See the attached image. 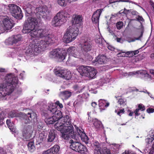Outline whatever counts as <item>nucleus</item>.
Wrapping results in <instances>:
<instances>
[{
	"mask_svg": "<svg viewBox=\"0 0 154 154\" xmlns=\"http://www.w3.org/2000/svg\"><path fill=\"white\" fill-rule=\"evenodd\" d=\"M27 16L35 14L37 17L33 18L29 17L25 21L22 30L23 33H30L32 38H35L32 43L29 44L26 51L27 56L35 55L44 51L49 45L54 43L55 38L53 34H49L46 29H36V27L39 20L41 18L45 20H49L50 18V11L46 6L38 7L35 9V12H32L31 9H26Z\"/></svg>",
	"mask_w": 154,
	"mask_h": 154,
	"instance_id": "f257e3e1",
	"label": "nucleus"
},
{
	"mask_svg": "<svg viewBox=\"0 0 154 154\" xmlns=\"http://www.w3.org/2000/svg\"><path fill=\"white\" fill-rule=\"evenodd\" d=\"M82 20L81 15H75L72 19V26H69L65 33L63 38L65 43H69L75 40L79 33L78 27L81 25Z\"/></svg>",
	"mask_w": 154,
	"mask_h": 154,
	"instance_id": "f03ea898",
	"label": "nucleus"
},
{
	"mask_svg": "<svg viewBox=\"0 0 154 154\" xmlns=\"http://www.w3.org/2000/svg\"><path fill=\"white\" fill-rule=\"evenodd\" d=\"M64 120L63 122L59 121L54 125V127L61 133V137L66 140H69L75 137L74 128L71 124V119L69 116L63 119Z\"/></svg>",
	"mask_w": 154,
	"mask_h": 154,
	"instance_id": "7ed1b4c3",
	"label": "nucleus"
},
{
	"mask_svg": "<svg viewBox=\"0 0 154 154\" xmlns=\"http://www.w3.org/2000/svg\"><path fill=\"white\" fill-rule=\"evenodd\" d=\"M47 110L43 111V113L44 116L46 117L48 115H51L54 114L53 116L54 118L56 121H57V123L59 122V121L63 122L64 120L63 118H65L66 115L64 117H63L62 113L61 111L57 110V108L56 106L53 104L51 103L49 104L47 108Z\"/></svg>",
	"mask_w": 154,
	"mask_h": 154,
	"instance_id": "20e7f679",
	"label": "nucleus"
},
{
	"mask_svg": "<svg viewBox=\"0 0 154 154\" xmlns=\"http://www.w3.org/2000/svg\"><path fill=\"white\" fill-rule=\"evenodd\" d=\"M68 15V13L64 11H60L54 18L52 22V24L54 26H60L66 21Z\"/></svg>",
	"mask_w": 154,
	"mask_h": 154,
	"instance_id": "39448f33",
	"label": "nucleus"
},
{
	"mask_svg": "<svg viewBox=\"0 0 154 154\" xmlns=\"http://www.w3.org/2000/svg\"><path fill=\"white\" fill-rule=\"evenodd\" d=\"M8 7L11 15L16 19H21L23 17L22 11L20 8L14 4H9Z\"/></svg>",
	"mask_w": 154,
	"mask_h": 154,
	"instance_id": "423d86ee",
	"label": "nucleus"
},
{
	"mask_svg": "<svg viewBox=\"0 0 154 154\" xmlns=\"http://www.w3.org/2000/svg\"><path fill=\"white\" fill-rule=\"evenodd\" d=\"M6 85L11 87L19 86V82L17 77L12 73L8 74L5 77Z\"/></svg>",
	"mask_w": 154,
	"mask_h": 154,
	"instance_id": "0eeeda50",
	"label": "nucleus"
},
{
	"mask_svg": "<svg viewBox=\"0 0 154 154\" xmlns=\"http://www.w3.org/2000/svg\"><path fill=\"white\" fill-rule=\"evenodd\" d=\"M23 121L26 124L30 123L32 121H35L37 118V114L35 112L32 111L27 114L23 113L22 115Z\"/></svg>",
	"mask_w": 154,
	"mask_h": 154,
	"instance_id": "6e6552de",
	"label": "nucleus"
},
{
	"mask_svg": "<svg viewBox=\"0 0 154 154\" xmlns=\"http://www.w3.org/2000/svg\"><path fill=\"white\" fill-rule=\"evenodd\" d=\"M32 127L31 126H25L22 131V139L24 141L29 140L32 139Z\"/></svg>",
	"mask_w": 154,
	"mask_h": 154,
	"instance_id": "1a4fd4ad",
	"label": "nucleus"
},
{
	"mask_svg": "<svg viewBox=\"0 0 154 154\" xmlns=\"http://www.w3.org/2000/svg\"><path fill=\"white\" fill-rule=\"evenodd\" d=\"M2 21V26L5 30H10L14 26V21L8 17H4Z\"/></svg>",
	"mask_w": 154,
	"mask_h": 154,
	"instance_id": "9d476101",
	"label": "nucleus"
},
{
	"mask_svg": "<svg viewBox=\"0 0 154 154\" xmlns=\"http://www.w3.org/2000/svg\"><path fill=\"white\" fill-rule=\"evenodd\" d=\"M14 90V87H0V99L10 95Z\"/></svg>",
	"mask_w": 154,
	"mask_h": 154,
	"instance_id": "9b49d317",
	"label": "nucleus"
},
{
	"mask_svg": "<svg viewBox=\"0 0 154 154\" xmlns=\"http://www.w3.org/2000/svg\"><path fill=\"white\" fill-rule=\"evenodd\" d=\"M71 146H72V148L71 149H72L76 152H80L81 153H84L85 152V149H86L85 146L78 142L73 143Z\"/></svg>",
	"mask_w": 154,
	"mask_h": 154,
	"instance_id": "f8f14e48",
	"label": "nucleus"
},
{
	"mask_svg": "<svg viewBox=\"0 0 154 154\" xmlns=\"http://www.w3.org/2000/svg\"><path fill=\"white\" fill-rule=\"evenodd\" d=\"M60 147L55 145L50 149L43 152L42 154H59L60 153Z\"/></svg>",
	"mask_w": 154,
	"mask_h": 154,
	"instance_id": "ddd939ff",
	"label": "nucleus"
},
{
	"mask_svg": "<svg viewBox=\"0 0 154 154\" xmlns=\"http://www.w3.org/2000/svg\"><path fill=\"white\" fill-rule=\"evenodd\" d=\"M103 10V8L97 9L94 13L92 15V21L94 23L97 24V26H98L99 24L100 17Z\"/></svg>",
	"mask_w": 154,
	"mask_h": 154,
	"instance_id": "4468645a",
	"label": "nucleus"
},
{
	"mask_svg": "<svg viewBox=\"0 0 154 154\" xmlns=\"http://www.w3.org/2000/svg\"><path fill=\"white\" fill-rule=\"evenodd\" d=\"M107 61L106 57L103 55H99L96 58L95 60L92 62V64L94 65H98V64H104Z\"/></svg>",
	"mask_w": 154,
	"mask_h": 154,
	"instance_id": "2eb2a0df",
	"label": "nucleus"
},
{
	"mask_svg": "<svg viewBox=\"0 0 154 154\" xmlns=\"http://www.w3.org/2000/svg\"><path fill=\"white\" fill-rule=\"evenodd\" d=\"M75 128L78 133V135L81 138L82 141L87 144V135L84 132L83 130L81 128L77 127H75Z\"/></svg>",
	"mask_w": 154,
	"mask_h": 154,
	"instance_id": "dca6fc26",
	"label": "nucleus"
},
{
	"mask_svg": "<svg viewBox=\"0 0 154 154\" xmlns=\"http://www.w3.org/2000/svg\"><path fill=\"white\" fill-rule=\"evenodd\" d=\"M97 73L96 70L94 68L89 66H87V77H88L89 79L95 78Z\"/></svg>",
	"mask_w": 154,
	"mask_h": 154,
	"instance_id": "f3484780",
	"label": "nucleus"
},
{
	"mask_svg": "<svg viewBox=\"0 0 154 154\" xmlns=\"http://www.w3.org/2000/svg\"><path fill=\"white\" fill-rule=\"evenodd\" d=\"M57 136L56 131L54 130H51L48 134L47 141L48 142H52L57 138Z\"/></svg>",
	"mask_w": 154,
	"mask_h": 154,
	"instance_id": "a211bd4d",
	"label": "nucleus"
},
{
	"mask_svg": "<svg viewBox=\"0 0 154 154\" xmlns=\"http://www.w3.org/2000/svg\"><path fill=\"white\" fill-rule=\"evenodd\" d=\"M72 95V92L68 91H64L60 92L59 96L63 100H66L69 98Z\"/></svg>",
	"mask_w": 154,
	"mask_h": 154,
	"instance_id": "6ab92c4d",
	"label": "nucleus"
},
{
	"mask_svg": "<svg viewBox=\"0 0 154 154\" xmlns=\"http://www.w3.org/2000/svg\"><path fill=\"white\" fill-rule=\"evenodd\" d=\"M55 73L56 75L63 78H64V75L67 72V70L65 69H59V68H57L55 69Z\"/></svg>",
	"mask_w": 154,
	"mask_h": 154,
	"instance_id": "aec40b11",
	"label": "nucleus"
},
{
	"mask_svg": "<svg viewBox=\"0 0 154 154\" xmlns=\"http://www.w3.org/2000/svg\"><path fill=\"white\" fill-rule=\"evenodd\" d=\"M63 49L60 48L54 49L49 53V57L50 58H56L60 52L62 51Z\"/></svg>",
	"mask_w": 154,
	"mask_h": 154,
	"instance_id": "412c9836",
	"label": "nucleus"
},
{
	"mask_svg": "<svg viewBox=\"0 0 154 154\" xmlns=\"http://www.w3.org/2000/svg\"><path fill=\"white\" fill-rule=\"evenodd\" d=\"M80 45L82 52L84 55H86L87 54V41L85 40L82 39Z\"/></svg>",
	"mask_w": 154,
	"mask_h": 154,
	"instance_id": "4be33fe9",
	"label": "nucleus"
},
{
	"mask_svg": "<svg viewBox=\"0 0 154 154\" xmlns=\"http://www.w3.org/2000/svg\"><path fill=\"white\" fill-rule=\"evenodd\" d=\"M99 102L98 105L100 109L102 110H105L109 105V103L106 102L105 100H100L99 101Z\"/></svg>",
	"mask_w": 154,
	"mask_h": 154,
	"instance_id": "5701e85b",
	"label": "nucleus"
},
{
	"mask_svg": "<svg viewBox=\"0 0 154 154\" xmlns=\"http://www.w3.org/2000/svg\"><path fill=\"white\" fill-rule=\"evenodd\" d=\"M95 41L96 43L98 44L99 46H101L105 42V41L100 34L96 35Z\"/></svg>",
	"mask_w": 154,
	"mask_h": 154,
	"instance_id": "b1692460",
	"label": "nucleus"
},
{
	"mask_svg": "<svg viewBox=\"0 0 154 154\" xmlns=\"http://www.w3.org/2000/svg\"><path fill=\"white\" fill-rule=\"evenodd\" d=\"M140 73V74H144L145 76H148L150 78L151 77L147 73V72L146 70H142L140 71H138L137 72H129L128 73H125L124 75L125 76H126L127 75H136L137 74Z\"/></svg>",
	"mask_w": 154,
	"mask_h": 154,
	"instance_id": "393cba45",
	"label": "nucleus"
},
{
	"mask_svg": "<svg viewBox=\"0 0 154 154\" xmlns=\"http://www.w3.org/2000/svg\"><path fill=\"white\" fill-rule=\"evenodd\" d=\"M46 136L44 133H41L39 134L38 139L37 140V144H40L45 139Z\"/></svg>",
	"mask_w": 154,
	"mask_h": 154,
	"instance_id": "a878e982",
	"label": "nucleus"
},
{
	"mask_svg": "<svg viewBox=\"0 0 154 154\" xmlns=\"http://www.w3.org/2000/svg\"><path fill=\"white\" fill-rule=\"evenodd\" d=\"M77 70L81 75L86 76L87 66H81L79 67Z\"/></svg>",
	"mask_w": 154,
	"mask_h": 154,
	"instance_id": "bb28decb",
	"label": "nucleus"
},
{
	"mask_svg": "<svg viewBox=\"0 0 154 154\" xmlns=\"http://www.w3.org/2000/svg\"><path fill=\"white\" fill-rule=\"evenodd\" d=\"M12 36L13 37V39L12 41V45L16 44L19 42L22 39V36L20 34L14 35Z\"/></svg>",
	"mask_w": 154,
	"mask_h": 154,
	"instance_id": "cd10ccee",
	"label": "nucleus"
},
{
	"mask_svg": "<svg viewBox=\"0 0 154 154\" xmlns=\"http://www.w3.org/2000/svg\"><path fill=\"white\" fill-rule=\"evenodd\" d=\"M66 55V52H62V51H61L60 52L56 58L58 60L59 62H61L65 59Z\"/></svg>",
	"mask_w": 154,
	"mask_h": 154,
	"instance_id": "c85d7f7f",
	"label": "nucleus"
},
{
	"mask_svg": "<svg viewBox=\"0 0 154 154\" xmlns=\"http://www.w3.org/2000/svg\"><path fill=\"white\" fill-rule=\"evenodd\" d=\"M75 48L74 46L70 47L67 50V53H68L69 56H72L76 57L75 56L76 54L74 53Z\"/></svg>",
	"mask_w": 154,
	"mask_h": 154,
	"instance_id": "c756f323",
	"label": "nucleus"
},
{
	"mask_svg": "<svg viewBox=\"0 0 154 154\" xmlns=\"http://www.w3.org/2000/svg\"><path fill=\"white\" fill-rule=\"evenodd\" d=\"M27 146L28 150L31 152H33L35 149L33 141L29 142Z\"/></svg>",
	"mask_w": 154,
	"mask_h": 154,
	"instance_id": "7c9ffc66",
	"label": "nucleus"
},
{
	"mask_svg": "<svg viewBox=\"0 0 154 154\" xmlns=\"http://www.w3.org/2000/svg\"><path fill=\"white\" fill-rule=\"evenodd\" d=\"M45 121L47 124H54L56 122L53 116L51 117L46 118L45 119Z\"/></svg>",
	"mask_w": 154,
	"mask_h": 154,
	"instance_id": "2f4dec72",
	"label": "nucleus"
},
{
	"mask_svg": "<svg viewBox=\"0 0 154 154\" xmlns=\"http://www.w3.org/2000/svg\"><path fill=\"white\" fill-rule=\"evenodd\" d=\"M93 147L94 148V153H99V151L101 150L100 145L98 142H95L93 144Z\"/></svg>",
	"mask_w": 154,
	"mask_h": 154,
	"instance_id": "473e14b6",
	"label": "nucleus"
},
{
	"mask_svg": "<svg viewBox=\"0 0 154 154\" xmlns=\"http://www.w3.org/2000/svg\"><path fill=\"white\" fill-rule=\"evenodd\" d=\"M92 122H93V124L96 128H99L101 126L102 123L101 122L97 119H95L94 120L92 119Z\"/></svg>",
	"mask_w": 154,
	"mask_h": 154,
	"instance_id": "72a5a7b5",
	"label": "nucleus"
},
{
	"mask_svg": "<svg viewBox=\"0 0 154 154\" xmlns=\"http://www.w3.org/2000/svg\"><path fill=\"white\" fill-rule=\"evenodd\" d=\"M99 154H111L110 151L106 147H104L99 151Z\"/></svg>",
	"mask_w": 154,
	"mask_h": 154,
	"instance_id": "f704fd0d",
	"label": "nucleus"
},
{
	"mask_svg": "<svg viewBox=\"0 0 154 154\" xmlns=\"http://www.w3.org/2000/svg\"><path fill=\"white\" fill-rule=\"evenodd\" d=\"M66 73H65V75H64V77L63 79L66 80H69L72 77L71 73L70 71L68 70Z\"/></svg>",
	"mask_w": 154,
	"mask_h": 154,
	"instance_id": "c9c22d12",
	"label": "nucleus"
},
{
	"mask_svg": "<svg viewBox=\"0 0 154 154\" xmlns=\"http://www.w3.org/2000/svg\"><path fill=\"white\" fill-rule=\"evenodd\" d=\"M8 115L11 118H14L17 117V114L16 111L13 110L9 113Z\"/></svg>",
	"mask_w": 154,
	"mask_h": 154,
	"instance_id": "e433bc0d",
	"label": "nucleus"
},
{
	"mask_svg": "<svg viewBox=\"0 0 154 154\" xmlns=\"http://www.w3.org/2000/svg\"><path fill=\"white\" fill-rule=\"evenodd\" d=\"M5 115L3 111L0 113V125L3 124V120L5 118Z\"/></svg>",
	"mask_w": 154,
	"mask_h": 154,
	"instance_id": "4c0bfd02",
	"label": "nucleus"
},
{
	"mask_svg": "<svg viewBox=\"0 0 154 154\" xmlns=\"http://www.w3.org/2000/svg\"><path fill=\"white\" fill-rule=\"evenodd\" d=\"M58 4L61 6L65 7L67 5V3L65 0H57Z\"/></svg>",
	"mask_w": 154,
	"mask_h": 154,
	"instance_id": "58836bf2",
	"label": "nucleus"
},
{
	"mask_svg": "<svg viewBox=\"0 0 154 154\" xmlns=\"http://www.w3.org/2000/svg\"><path fill=\"white\" fill-rule=\"evenodd\" d=\"M126 100H125L124 99L122 98L119 99V104L121 106H124L126 105Z\"/></svg>",
	"mask_w": 154,
	"mask_h": 154,
	"instance_id": "ea45409f",
	"label": "nucleus"
},
{
	"mask_svg": "<svg viewBox=\"0 0 154 154\" xmlns=\"http://www.w3.org/2000/svg\"><path fill=\"white\" fill-rule=\"evenodd\" d=\"M123 23L122 22L120 21L118 22L116 24V27L118 29H121L123 26Z\"/></svg>",
	"mask_w": 154,
	"mask_h": 154,
	"instance_id": "a19ab883",
	"label": "nucleus"
},
{
	"mask_svg": "<svg viewBox=\"0 0 154 154\" xmlns=\"http://www.w3.org/2000/svg\"><path fill=\"white\" fill-rule=\"evenodd\" d=\"M138 108L141 111H143L145 110V106L142 104H140L138 105Z\"/></svg>",
	"mask_w": 154,
	"mask_h": 154,
	"instance_id": "79ce46f5",
	"label": "nucleus"
},
{
	"mask_svg": "<svg viewBox=\"0 0 154 154\" xmlns=\"http://www.w3.org/2000/svg\"><path fill=\"white\" fill-rule=\"evenodd\" d=\"M43 128V125L42 123L41 122H38L37 124V128L38 131H40Z\"/></svg>",
	"mask_w": 154,
	"mask_h": 154,
	"instance_id": "37998d69",
	"label": "nucleus"
},
{
	"mask_svg": "<svg viewBox=\"0 0 154 154\" xmlns=\"http://www.w3.org/2000/svg\"><path fill=\"white\" fill-rule=\"evenodd\" d=\"M8 128L12 132H15V128L14 125V124L12 123L11 125H10L9 126H8Z\"/></svg>",
	"mask_w": 154,
	"mask_h": 154,
	"instance_id": "c03bdc74",
	"label": "nucleus"
},
{
	"mask_svg": "<svg viewBox=\"0 0 154 154\" xmlns=\"http://www.w3.org/2000/svg\"><path fill=\"white\" fill-rule=\"evenodd\" d=\"M92 46L93 45L90 42H87V51L91 50Z\"/></svg>",
	"mask_w": 154,
	"mask_h": 154,
	"instance_id": "a18cd8bd",
	"label": "nucleus"
},
{
	"mask_svg": "<svg viewBox=\"0 0 154 154\" xmlns=\"http://www.w3.org/2000/svg\"><path fill=\"white\" fill-rule=\"evenodd\" d=\"M53 104L55 106L56 105L57 106H59L60 108H62L63 107L62 104L60 103L59 101H56L55 102V104L54 103Z\"/></svg>",
	"mask_w": 154,
	"mask_h": 154,
	"instance_id": "49530a36",
	"label": "nucleus"
},
{
	"mask_svg": "<svg viewBox=\"0 0 154 154\" xmlns=\"http://www.w3.org/2000/svg\"><path fill=\"white\" fill-rule=\"evenodd\" d=\"M125 112V109H119V111L117 112V114L118 115L121 116V115L124 114Z\"/></svg>",
	"mask_w": 154,
	"mask_h": 154,
	"instance_id": "de8ad7c7",
	"label": "nucleus"
},
{
	"mask_svg": "<svg viewBox=\"0 0 154 154\" xmlns=\"http://www.w3.org/2000/svg\"><path fill=\"white\" fill-rule=\"evenodd\" d=\"M139 51H138V50H136L134 51L127 52L126 54H127L128 55L129 54H130V53H132V55H133L137 54L139 53Z\"/></svg>",
	"mask_w": 154,
	"mask_h": 154,
	"instance_id": "09e8293b",
	"label": "nucleus"
},
{
	"mask_svg": "<svg viewBox=\"0 0 154 154\" xmlns=\"http://www.w3.org/2000/svg\"><path fill=\"white\" fill-rule=\"evenodd\" d=\"M137 20L139 21L141 23H142L144 21V20L142 17L140 16H138L137 18Z\"/></svg>",
	"mask_w": 154,
	"mask_h": 154,
	"instance_id": "8fccbe9b",
	"label": "nucleus"
},
{
	"mask_svg": "<svg viewBox=\"0 0 154 154\" xmlns=\"http://www.w3.org/2000/svg\"><path fill=\"white\" fill-rule=\"evenodd\" d=\"M146 112L149 113H153L154 112V109L149 107L147 109Z\"/></svg>",
	"mask_w": 154,
	"mask_h": 154,
	"instance_id": "3c124183",
	"label": "nucleus"
},
{
	"mask_svg": "<svg viewBox=\"0 0 154 154\" xmlns=\"http://www.w3.org/2000/svg\"><path fill=\"white\" fill-rule=\"evenodd\" d=\"M152 138H151L150 137H148L146 139V141L147 144H149L152 142L153 140H152Z\"/></svg>",
	"mask_w": 154,
	"mask_h": 154,
	"instance_id": "603ef678",
	"label": "nucleus"
},
{
	"mask_svg": "<svg viewBox=\"0 0 154 154\" xmlns=\"http://www.w3.org/2000/svg\"><path fill=\"white\" fill-rule=\"evenodd\" d=\"M125 52H122L118 53L117 54V56L118 57H125L126 56V54L125 53Z\"/></svg>",
	"mask_w": 154,
	"mask_h": 154,
	"instance_id": "864d4df0",
	"label": "nucleus"
},
{
	"mask_svg": "<svg viewBox=\"0 0 154 154\" xmlns=\"http://www.w3.org/2000/svg\"><path fill=\"white\" fill-rule=\"evenodd\" d=\"M140 110L138 108H137L135 109V111L134 112V113L136 116H138L140 115V114L138 112Z\"/></svg>",
	"mask_w": 154,
	"mask_h": 154,
	"instance_id": "5fc2aeb1",
	"label": "nucleus"
},
{
	"mask_svg": "<svg viewBox=\"0 0 154 154\" xmlns=\"http://www.w3.org/2000/svg\"><path fill=\"white\" fill-rule=\"evenodd\" d=\"M154 152V147L153 146L151 148L149 152V154H153Z\"/></svg>",
	"mask_w": 154,
	"mask_h": 154,
	"instance_id": "6e6d98bb",
	"label": "nucleus"
},
{
	"mask_svg": "<svg viewBox=\"0 0 154 154\" xmlns=\"http://www.w3.org/2000/svg\"><path fill=\"white\" fill-rule=\"evenodd\" d=\"M122 154H134L133 153L129 151L125 150Z\"/></svg>",
	"mask_w": 154,
	"mask_h": 154,
	"instance_id": "4d7b16f0",
	"label": "nucleus"
},
{
	"mask_svg": "<svg viewBox=\"0 0 154 154\" xmlns=\"http://www.w3.org/2000/svg\"><path fill=\"white\" fill-rule=\"evenodd\" d=\"M77 142H74L73 140H71L69 141V143L71 144L70 145V147L71 149L72 148V146H71L73 144V143H77Z\"/></svg>",
	"mask_w": 154,
	"mask_h": 154,
	"instance_id": "13d9d810",
	"label": "nucleus"
},
{
	"mask_svg": "<svg viewBox=\"0 0 154 154\" xmlns=\"http://www.w3.org/2000/svg\"><path fill=\"white\" fill-rule=\"evenodd\" d=\"M117 42L122 43L123 42V40L121 38H117L116 39Z\"/></svg>",
	"mask_w": 154,
	"mask_h": 154,
	"instance_id": "bf43d9fd",
	"label": "nucleus"
},
{
	"mask_svg": "<svg viewBox=\"0 0 154 154\" xmlns=\"http://www.w3.org/2000/svg\"><path fill=\"white\" fill-rule=\"evenodd\" d=\"M6 123L7 125L8 126H9L10 125H11L12 123L11 122V120H7L6 121Z\"/></svg>",
	"mask_w": 154,
	"mask_h": 154,
	"instance_id": "052dcab7",
	"label": "nucleus"
},
{
	"mask_svg": "<svg viewBox=\"0 0 154 154\" xmlns=\"http://www.w3.org/2000/svg\"><path fill=\"white\" fill-rule=\"evenodd\" d=\"M92 106L94 108H95L97 105V104L95 102H92L91 103Z\"/></svg>",
	"mask_w": 154,
	"mask_h": 154,
	"instance_id": "680f3d73",
	"label": "nucleus"
},
{
	"mask_svg": "<svg viewBox=\"0 0 154 154\" xmlns=\"http://www.w3.org/2000/svg\"><path fill=\"white\" fill-rule=\"evenodd\" d=\"M150 137L151 138H152V140H154V131L152 133Z\"/></svg>",
	"mask_w": 154,
	"mask_h": 154,
	"instance_id": "e2e57ef3",
	"label": "nucleus"
},
{
	"mask_svg": "<svg viewBox=\"0 0 154 154\" xmlns=\"http://www.w3.org/2000/svg\"><path fill=\"white\" fill-rule=\"evenodd\" d=\"M0 154H6V152L2 149L0 148Z\"/></svg>",
	"mask_w": 154,
	"mask_h": 154,
	"instance_id": "0e129e2a",
	"label": "nucleus"
},
{
	"mask_svg": "<svg viewBox=\"0 0 154 154\" xmlns=\"http://www.w3.org/2000/svg\"><path fill=\"white\" fill-rule=\"evenodd\" d=\"M119 0H110L109 2L110 3L117 2H118Z\"/></svg>",
	"mask_w": 154,
	"mask_h": 154,
	"instance_id": "69168bd1",
	"label": "nucleus"
},
{
	"mask_svg": "<svg viewBox=\"0 0 154 154\" xmlns=\"http://www.w3.org/2000/svg\"><path fill=\"white\" fill-rule=\"evenodd\" d=\"M87 57H88V59H89V61H91V60H92L93 58V57H92V56L91 55H88V56L87 55Z\"/></svg>",
	"mask_w": 154,
	"mask_h": 154,
	"instance_id": "338daca9",
	"label": "nucleus"
},
{
	"mask_svg": "<svg viewBox=\"0 0 154 154\" xmlns=\"http://www.w3.org/2000/svg\"><path fill=\"white\" fill-rule=\"evenodd\" d=\"M150 57L151 59H154V53H153L151 54Z\"/></svg>",
	"mask_w": 154,
	"mask_h": 154,
	"instance_id": "774afa93",
	"label": "nucleus"
}]
</instances>
